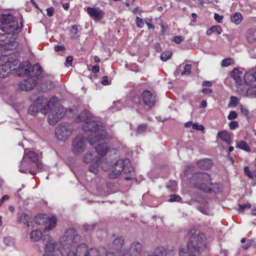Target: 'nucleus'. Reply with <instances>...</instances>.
<instances>
[{"label":"nucleus","instance_id":"obj_1","mask_svg":"<svg viewBox=\"0 0 256 256\" xmlns=\"http://www.w3.org/2000/svg\"><path fill=\"white\" fill-rule=\"evenodd\" d=\"M42 240L46 242L43 256H114L113 252H106L102 248H88L84 243L78 246L80 236L74 228H69L65 232L64 236L60 238V244L53 243L49 234L44 235ZM118 256H129L121 252Z\"/></svg>","mask_w":256,"mask_h":256},{"label":"nucleus","instance_id":"obj_2","mask_svg":"<svg viewBox=\"0 0 256 256\" xmlns=\"http://www.w3.org/2000/svg\"><path fill=\"white\" fill-rule=\"evenodd\" d=\"M92 114L88 110L82 112L76 118L77 122H84L82 125V130L86 132H90L88 134V142L94 145L96 142L100 143L95 147L98 154L104 156L108 150L110 146L105 142H102L106 138V134L104 128L100 122L92 120Z\"/></svg>","mask_w":256,"mask_h":256},{"label":"nucleus","instance_id":"obj_3","mask_svg":"<svg viewBox=\"0 0 256 256\" xmlns=\"http://www.w3.org/2000/svg\"><path fill=\"white\" fill-rule=\"evenodd\" d=\"M212 177L208 174L198 172L192 174L190 179V184L192 187L206 193H220L222 192L220 184L218 183H212Z\"/></svg>","mask_w":256,"mask_h":256},{"label":"nucleus","instance_id":"obj_4","mask_svg":"<svg viewBox=\"0 0 256 256\" xmlns=\"http://www.w3.org/2000/svg\"><path fill=\"white\" fill-rule=\"evenodd\" d=\"M188 235L187 248L180 249V256H198L200 249L205 246L206 236L195 228H192Z\"/></svg>","mask_w":256,"mask_h":256},{"label":"nucleus","instance_id":"obj_5","mask_svg":"<svg viewBox=\"0 0 256 256\" xmlns=\"http://www.w3.org/2000/svg\"><path fill=\"white\" fill-rule=\"evenodd\" d=\"M43 167L44 164L39 160L37 154L32 151L25 150L22 159L20 162L18 171L22 173H30L34 176Z\"/></svg>","mask_w":256,"mask_h":256},{"label":"nucleus","instance_id":"obj_6","mask_svg":"<svg viewBox=\"0 0 256 256\" xmlns=\"http://www.w3.org/2000/svg\"><path fill=\"white\" fill-rule=\"evenodd\" d=\"M16 54L12 53L8 55H2L0 57V77L4 78L8 76L11 72L12 66H16L20 64V60L14 58Z\"/></svg>","mask_w":256,"mask_h":256},{"label":"nucleus","instance_id":"obj_7","mask_svg":"<svg viewBox=\"0 0 256 256\" xmlns=\"http://www.w3.org/2000/svg\"><path fill=\"white\" fill-rule=\"evenodd\" d=\"M47 99L44 96H38L31 104L28 109L29 113L32 115L40 112L46 114L48 112V106H46Z\"/></svg>","mask_w":256,"mask_h":256},{"label":"nucleus","instance_id":"obj_8","mask_svg":"<svg viewBox=\"0 0 256 256\" xmlns=\"http://www.w3.org/2000/svg\"><path fill=\"white\" fill-rule=\"evenodd\" d=\"M23 27L22 18H21L20 20L14 22L10 25L6 26H1L0 30L4 32L6 36V38L17 37L21 32Z\"/></svg>","mask_w":256,"mask_h":256},{"label":"nucleus","instance_id":"obj_9","mask_svg":"<svg viewBox=\"0 0 256 256\" xmlns=\"http://www.w3.org/2000/svg\"><path fill=\"white\" fill-rule=\"evenodd\" d=\"M141 99L144 104V108L146 111L154 107L158 102L156 94L148 90H144L142 92Z\"/></svg>","mask_w":256,"mask_h":256},{"label":"nucleus","instance_id":"obj_10","mask_svg":"<svg viewBox=\"0 0 256 256\" xmlns=\"http://www.w3.org/2000/svg\"><path fill=\"white\" fill-rule=\"evenodd\" d=\"M20 67L24 74L26 76L36 77L40 75L42 72V68L38 64H34L31 68V64L28 61L22 62Z\"/></svg>","mask_w":256,"mask_h":256},{"label":"nucleus","instance_id":"obj_11","mask_svg":"<svg viewBox=\"0 0 256 256\" xmlns=\"http://www.w3.org/2000/svg\"><path fill=\"white\" fill-rule=\"evenodd\" d=\"M55 133L58 140H64L68 139L72 135V126L68 123H61L56 126Z\"/></svg>","mask_w":256,"mask_h":256},{"label":"nucleus","instance_id":"obj_12","mask_svg":"<svg viewBox=\"0 0 256 256\" xmlns=\"http://www.w3.org/2000/svg\"><path fill=\"white\" fill-rule=\"evenodd\" d=\"M86 146L85 136L79 134L73 139L72 144V151L76 156L82 154Z\"/></svg>","mask_w":256,"mask_h":256},{"label":"nucleus","instance_id":"obj_13","mask_svg":"<svg viewBox=\"0 0 256 256\" xmlns=\"http://www.w3.org/2000/svg\"><path fill=\"white\" fill-rule=\"evenodd\" d=\"M51 113L48 115V120L50 124L54 126L66 114V109L62 106H58L52 110Z\"/></svg>","mask_w":256,"mask_h":256},{"label":"nucleus","instance_id":"obj_14","mask_svg":"<svg viewBox=\"0 0 256 256\" xmlns=\"http://www.w3.org/2000/svg\"><path fill=\"white\" fill-rule=\"evenodd\" d=\"M142 244L138 241L133 242L130 247L129 250H122L118 252V256L121 252H124L126 255L129 256H132V254H138L141 252L142 250Z\"/></svg>","mask_w":256,"mask_h":256},{"label":"nucleus","instance_id":"obj_15","mask_svg":"<svg viewBox=\"0 0 256 256\" xmlns=\"http://www.w3.org/2000/svg\"><path fill=\"white\" fill-rule=\"evenodd\" d=\"M86 11L88 16L94 20H101L104 15V12L99 7H87Z\"/></svg>","mask_w":256,"mask_h":256},{"label":"nucleus","instance_id":"obj_16","mask_svg":"<svg viewBox=\"0 0 256 256\" xmlns=\"http://www.w3.org/2000/svg\"><path fill=\"white\" fill-rule=\"evenodd\" d=\"M26 80H24L18 84V88L22 90L28 91L33 89L37 84L36 78L30 76Z\"/></svg>","mask_w":256,"mask_h":256},{"label":"nucleus","instance_id":"obj_17","mask_svg":"<svg viewBox=\"0 0 256 256\" xmlns=\"http://www.w3.org/2000/svg\"><path fill=\"white\" fill-rule=\"evenodd\" d=\"M18 19L14 17L12 14H2L0 16V21L2 24V26H6L13 23L14 22H16Z\"/></svg>","mask_w":256,"mask_h":256},{"label":"nucleus","instance_id":"obj_18","mask_svg":"<svg viewBox=\"0 0 256 256\" xmlns=\"http://www.w3.org/2000/svg\"><path fill=\"white\" fill-rule=\"evenodd\" d=\"M54 88V83L50 80L44 79L38 86V90L44 92Z\"/></svg>","mask_w":256,"mask_h":256},{"label":"nucleus","instance_id":"obj_19","mask_svg":"<svg viewBox=\"0 0 256 256\" xmlns=\"http://www.w3.org/2000/svg\"><path fill=\"white\" fill-rule=\"evenodd\" d=\"M127 162H128L127 160H119L116 162L117 166H119V170L122 169V172H123L124 174H129L133 170L132 168L129 167L128 162L126 164Z\"/></svg>","mask_w":256,"mask_h":256},{"label":"nucleus","instance_id":"obj_20","mask_svg":"<svg viewBox=\"0 0 256 256\" xmlns=\"http://www.w3.org/2000/svg\"><path fill=\"white\" fill-rule=\"evenodd\" d=\"M212 162L208 158H204L198 160L197 166L200 169L207 170L210 169L212 166Z\"/></svg>","mask_w":256,"mask_h":256},{"label":"nucleus","instance_id":"obj_21","mask_svg":"<svg viewBox=\"0 0 256 256\" xmlns=\"http://www.w3.org/2000/svg\"><path fill=\"white\" fill-rule=\"evenodd\" d=\"M218 136L228 144H230L232 142V135L226 130L219 131Z\"/></svg>","mask_w":256,"mask_h":256},{"label":"nucleus","instance_id":"obj_22","mask_svg":"<svg viewBox=\"0 0 256 256\" xmlns=\"http://www.w3.org/2000/svg\"><path fill=\"white\" fill-rule=\"evenodd\" d=\"M31 217L25 212L18 213L17 216V222L18 224L24 223L29 228V221Z\"/></svg>","mask_w":256,"mask_h":256},{"label":"nucleus","instance_id":"obj_23","mask_svg":"<svg viewBox=\"0 0 256 256\" xmlns=\"http://www.w3.org/2000/svg\"><path fill=\"white\" fill-rule=\"evenodd\" d=\"M102 160L100 158H99L96 159L94 162L91 164L88 167L89 172L95 175L97 174L98 173L100 162Z\"/></svg>","mask_w":256,"mask_h":256},{"label":"nucleus","instance_id":"obj_24","mask_svg":"<svg viewBox=\"0 0 256 256\" xmlns=\"http://www.w3.org/2000/svg\"><path fill=\"white\" fill-rule=\"evenodd\" d=\"M124 238L122 236H118L116 238L114 242H113V246L116 250H120L122 248V245L124 244ZM120 251H118L117 252H120ZM114 254V256H118V253L117 254Z\"/></svg>","mask_w":256,"mask_h":256},{"label":"nucleus","instance_id":"obj_25","mask_svg":"<svg viewBox=\"0 0 256 256\" xmlns=\"http://www.w3.org/2000/svg\"><path fill=\"white\" fill-rule=\"evenodd\" d=\"M236 148L242 150L245 152H251V148L247 142L244 140H236Z\"/></svg>","mask_w":256,"mask_h":256},{"label":"nucleus","instance_id":"obj_26","mask_svg":"<svg viewBox=\"0 0 256 256\" xmlns=\"http://www.w3.org/2000/svg\"><path fill=\"white\" fill-rule=\"evenodd\" d=\"M242 73L237 68H234L231 72V76L235 80L236 82L240 86L242 83Z\"/></svg>","mask_w":256,"mask_h":256},{"label":"nucleus","instance_id":"obj_27","mask_svg":"<svg viewBox=\"0 0 256 256\" xmlns=\"http://www.w3.org/2000/svg\"><path fill=\"white\" fill-rule=\"evenodd\" d=\"M97 156L94 152H88L84 154L83 161L84 162L89 164L94 160Z\"/></svg>","mask_w":256,"mask_h":256},{"label":"nucleus","instance_id":"obj_28","mask_svg":"<svg viewBox=\"0 0 256 256\" xmlns=\"http://www.w3.org/2000/svg\"><path fill=\"white\" fill-rule=\"evenodd\" d=\"M122 170H119V166H117L116 162L112 170L108 174L109 178L114 179L118 178L122 174Z\"/></svg>","mask_w":256,"mask_h":256},{"label":"nucleus","instance_id":"obj_29","mask_svg":"<svg viewBox=\"0 0 256 256\" xmlns=\"http://www.w3.org/2000/svg\"><path fill=\"white\" fill-rule=\"evenodd\" d=\"M166 249L162 246H158L156 248L153 253L148 255V256H166Z\"/></svg>","mask_w":256,"mask_h":256},{"label":"nucleus","instance_id":"obj_30","mask_svg":"<svg viewBox=\"0 0 256 256\" xmlns=\"http://www.w3.org/2000/svg\"><path fill=\"white\" fill-rule=\"evenodd\" d=\"M56 218L53 216L50 218L48 217V220L46 222V225L45 226L46 230H52L56 226Z\"/></svg>","mask_w":256,"mask_h":256},{"label":"nucleus","instance_id":"obj_31","mask_svg":"<svg viewBox=\"0 0 256 256\" xmlns=\"http://www.w3.org/2000/svg\"><path fill=\"white\" fill-rule=\"evenodd\" d=\"M30 238L33 242H38L42 238V233L41 231L38 230H34L30 234Z\"/></svg>","mask_w":256,"mask_h":256},{"label":"nucleus","instance_id":"obj_32","mask_svg":"<svg viewBox=\"0 0 256 256\" xmlns=\"http://www.w3.org/2000/svg\"><path fill=\"white\" fill-rule=\"evenodd\" d=\"M17 37L12 38H9L8 42H6V46L10 50L16 49L18 46V42L16 40Z\"/></svg>","mask_w":256,"mask_h":256},{"label":"nucleus","instance_id":"obj_33","mask_svg":"<svg viewBox=\"0 0 256 256\" xmlns=\"http://www.w3.org/2000/svg\"><path fill=\"white\" fill-rule=\"evenodd\" d=\"M48 220V216L44 214H38L36 216L34 221L36 224L42 225L46 224Z\"/></svg>","mask_w":256,"mask_h":256},{"label":"nucleus","instance_id":"obj_34","mask_svg":"<svg viewBox=\"0 0 256 256\" xmlns=\"http://www.w3.org/2000/svg\"><path fill=\"white\" fill-rule=\"evenodd\" d=\"M246 38L250 42L256 40V29L249 30L246 33Z\"/></svg>","mask_w":256,"mask_h":256},{"label":"nucleus","instance_id":"obj_35","mask_svg":"<svg viewBox=\"0 0 256 256\" xmlns=\"http://www.w3.org/2000/svg\"><path fill=\"white\" fill-rule=\"evenodd\" d=\"M242 20V16L240 12H236L231 16V22L236 24H238Z\"/></svg>","mask_w":256,"mask_h":256},{"label":"nucleus","instance_id":"obj_36","mask_svg":"<svg viewBox=\"0 0 256 256\" xmlns=\"http://www.w3.org/2000/svg\"><path fill=\"white\" fill-rule=\"evenodd\" d=\"M244 80L246 84L250 85L255 80L254 72L253 74L250 72L246 73L244 76Z\"/></svg>","mask_w":256,"mask_h":256},{"label":"nucleus","instance_id":"obj_37","mask_svg":"<svg viewBox=\"0 0 256 256\" xmlns=\"http://www.w3.org/2000/svg\"><path fill=\"white\" fill-rule=\"evenodd\" d=\"M58 102V98L56 96L51 98L48 101L47 100L46 106H48V112L52 110V108L56 107V105Z\"/></svg>","mask_w":256,"mask_h":256},{"label":"nucleus","instance_id":"obj_38","mask_svg":"<svg viewBox=\"0 0 256 256\" xmlns=\"http://www.w3.org/2000/svg\"><path fill=\"white\" fill-rule=\"evenodd\" d=\"M246 96L251 98H256V86L249 88L246 90Z\"/></svg>","mask_w":256,"mask_h":256},{"label":"nucleus","instance_id":"obj_39","mask_svg":"<svg viewBox=\"0 0 256 256\" xmlns=\"http://www.w3.org/2000/svg\"><path fill=\"white\" fill-rule=\"evenodd\" d=\"M147 128V124H140L137 128L136 134H140L144 133Z\"/></svg>","mask_w":256,"mask_h":256},{"label":"nucleus","instance_id":"obj_40","mask_svg":"<svg viewBox=\"0 0 256 256\" xmlns=\"http://www.w3.org/2000/svg\"><path fill=\"white\" fill-rule=\"evenodd\" d=\"M4 242L5 245L8 246H14L15 244V240L14 239L8 236L4 238Z\"/></svg>","mask_w":256,"mask_h":256},{"label":"nucleus","instance_id":"obj_41","mask_svg":"<svg viewBox=\"0 0 256 256\" xmlns=\"http://www.w3.org/2000/svg\"><path fill=\"white\" fill-rule=\"evenodd\" d=\"M100 158L102 160V161L100 162L101 168L104 171H108L110 169V166L108 163V162H106L105 159H104L101 158Z\"/></svg>","mask_w":256,"mask_h":256},{"label":"nucleus","instance_id":"obj_42","mask_svg":"<svg viewBox=\"0 0 256 256\" xmlns=\"http://www.w3.org/2000/svg\"><path fill=\"white\" fill-rule=\"evenodd\" d=\"M234 64V60L232 58H226L223 60L222 62L221 65L222 66H228Z\"/></svg>","mask_w":256,"mask_h":256},{"label":"nucleus","instance_id":"obj_43","mask_svg":"<svg viewBox=\"0 0 256 256\" xmlns=\"http://www.w3.org/2000/svg\"><path fill=\"white\" fill-rule=\"evenodd\" d=\"M238 102V99L235 96H231L229 102V106L235 107L237 106Z\"/></svg>","mask_w":256,"mask_h":256},{"label":"nucleus","instance_id":"obj_44","mask_svg":"<svg viewBox=\"0 0 256 256\" xmlns=\"http://www.w3.org/2000/svg\"><path fill=\"white\" fill-rule=\"evenodd\" d=\"M198 210L205 214H208V202H205L204 204V206H200L197 208Z\"/></svg>","mask_w":256,"mask_h":256},{"label":"nucleus","instance_id":"obj_45","mask_svg":"<svg viewBox=\"0 0 256 256\" xmlns=\"http://www.w3.org/2000/svg\"><path fill=\"white\" fill-rule=\"evenodd\" d=\"M244 174L248 176L250 178L254 180V171L250 172L248 166H246L244 167Z\"/></svg>","mask_w":256,"mask_h":256},{"label":"nucleus","instance_id":"obj_46","mask_svg":"<svg viewBox=\"0 0 256 256\" xmlns=\"http://www.w3.org/2000/svg\"><path fill=\"white\" fill-rule=\"evenodd\" d=\"M172 53L170 51H166L160 54V58L162 61H166L172 56Z\"/></svg>","mask_w":256,"mask_h":256},{"label":"nucleus","instance_id":"obj_47","mask_svg":"<svg viewBox=\"0 0 256 256\" xmlns=\"http://www.w3.org/2000/svg\"><path fill=\"white\" fill-rule=\"evenodd\" d=\"M184 70L181 72L182 75H188L190 74L192 66L191 64H186L184 68Z\"/></svg>","mask_w":256,"mask_h":256},{"label":"nucleus","instance_id":"obj_48","mask_svg":"<svg viewBox=\"0 0 256 256\" xmlns=\"http://www.w3.org/2000/svg\"><path fill=\"white\" fill-rule=\"evenodd\" d=\"M113 104L114 108H116L117 110H122L124 107L123 100H122L116 102H114Z\"/></svg>","mask_w":256,"mask_h":256},{"label":"nucleus","instance_id":"obj_49","mask_svg":"<svg viewBox=\"0 0 256 256\" xmlns=\"http://www.w3.org/2000/svg\"><path fill=\"white\" fill-rule=\"evenodd\" d=\"M210 30L213 32H216L218 34L222 33V30L220 26H214L210 28Z\"/></svg>","mask_w":256,"mask_h":256},{"label":"nucleus","instance_id":"obj_50","mask_svg":"<svg viewBox=\"0 0 256 256\" xmlns=\"http://www.w3.org/2000/svg\"><path fill=\"white\" fill-rule=\"evenodd\" d=\"M240 109L241 113L245 116L248 119H249L250 118V112L248 110H247L246 108H245L244 106H243L242 105H240Z\"/></svg>","mask_w":256,"mask_h":256},{"label":"nucleus","instance_id":"obj_51","mask_svg":"<svg viewBox=\"0 0 256 256\" xmlns=\"http://www.w3.org/2000/svg\"><path fill=\"white\" fill-rule=\"evenodd\" d=\"M136 25L138 28H142L144 26V22L142 18L136 16Z\"/></svg>","mask_w":256,"mask_h":256},{"label":"nucleus","instance_id":"obj_52","mask_svg":"<svg viewBox=\"0 0 256 256\" xmlns=\"http://www.w3.org/2000/svg\"><path fill=\"white\" fill-rule=\"evenodd\" d=\"M131 101L136 104H138L140 102V98L137 95H134L131 98Z\"/></svg>","mask_w":256,"mask_h":256},{"label":"nucleus","instance_id":"obj_53","mask_svg":"<svg viewBox=\"0 0 256 256\" xmlns=\"http://www.w3.org/2000/svg\"><path fill=\"white\" fill-rule=\"evenodd\" d=\"M176 186V182L172 180L170 181L166 184V187L168 189L171 188L172 190H174Z\"/></svg>","mask_w":256,"mask_h":256},{"label":"nucleus","instance_id":"obj_54","mask_svg":"<svg viewBox=\"0 0 256 256\" xmlns=\"http://www.w3.org/2000/svg\"><path fill=\"white\" fill-rule=\"evenodd\" d=\"M251 207V204L250 203H247L246 204H239V208H238V211L239 212H243L244 210L246 208H250Z\"/></svg>","mask_w":256,"mask_h":256},{"label":"nucleus","instance_id":"obj_55","mask_svg":"<svg viewBox=\"0 0 256 256\" xmlns=\"http://www.w3.org/2000/svg\"><path fill=\"white\" fill-rule=\"evenodd\" d=\"M238 127V124L236 121H231L229 124V128L232 130H234Z\"/></svg>","mask_w":256,"mask_h":256},{"label":"nucleus","instance_id":"obj_56","mask_svg":"<svg viewBox=\"0 0 256 256\" xmlns=\"http://www.w3.org/2000/svg\"><path fill=\"white\" fill-rule=\"evenodd\" d=\"M238 116V114L235 111H231L230 112L228 116V118L229 120H232L236 119Z\"/></svg>","mask_w":256,"mask_h":256},{"label":"nucleus","instance_id":"obj_57","mask_svg":"<svg viewBox=\"0 0 256 256\" xmlns=\"http://www.w3.org/2000/svg\"><path fill=\"white\" fill-rule=\"evenodd\" d=\"M192 128L199 130H204V126L202 124H199L196 123L192 124Z\"/></svg>","mask_w":256,"mask_h":256},{"label":"nucleus","instance_id":"obj_58","mask_svg":"<svg viewBox=\"0 0 256 256\" xmlns=\"http://www.w3.org/2000/svg\"><path fill=\"white\" fill-rule=\"evenodd\" d=\"M214 18L218 22L220 23L222 22L223 16L215 13L214 14Z\"/></svg>","mask_w":256,"mask_h":256},{"label":"nucleus","instance_id":"obj_59","mask_svg":"<svg viewBox=\"0 0 256 256\" xmlns=\"http://www.w3.org/2000/svg\"><path fill=\"white\" fill-rule=\"evenodd\" d=\"M73 60V58L72 56H68L66 58L65 65L67 66H71L72 64V62Z\"/></svg>","mask_w":256,"mask_h":256},{"label":"nucleus","instance_id":"obj_60","mask_svg":"<svg viewBox=\"0 0 256 256\" xmlns=\"http://www.w3.org/2000/svg\"><path fill=\"white\" fill-rule=\"evenodd\" d=\"M54 9L53 7H50L46 9L47 16H52L54 13Z\"/></svg>","mask_w":256,"mask_h":256},{"label":"nucleus","instance_id":"obj_61","mask_svg":"<svg viewBox=\"0 0 256 256\" xmlns=\"http://www.w3.org/2000/svg\"><path fill=\"white\" fill-rule=\"evenodd\" d=\"M54 49L56 52H59L64 51L65 50V48L63 46H56Z\"/></svg>","mask_w":256,"mask_h":256},{"label":"nucleus","instance_id":"obj_62","mask_svg":"<svg viewBox=\"0 0 256 256\" xmlns=\"http://www.w3.org/2000/svg\"><path fill=\"white\" fill-rule=\"evenodd\" d=\"M202 92L204 94H208L212 93V90L211 89L208 88H204L202 90Z\"/></svg>","mask_w":256,"mask_h":256},{"label":"nucleus","instance_id":"obj_63","mask_svg":"<svg viewBox=\"0 0 256 256\" xmlns=\"http://www.w3.org/2000/svg\"><path fill=\"white\" fill-rule=\"evenodd\" d=\"M102 84L104 86L108 85V78L106 76H104L102 78Z\"/></svg>","mask_w":256,"mask_h":256},{"label":"nucleus","instance_id":"obj_64","mask_svg":"<svg viewBox=\"0 0 256 256\" xmlns=\"http://www.w3.org/2000/svg\"><path fill=\"white\" fill-rule=\"evenodd\" d=\"M100 70V66L98 64H96L92 67V72L94 73H96Z\"/></svg>","mask_w":256,"mask_h":256}]
</instances>
